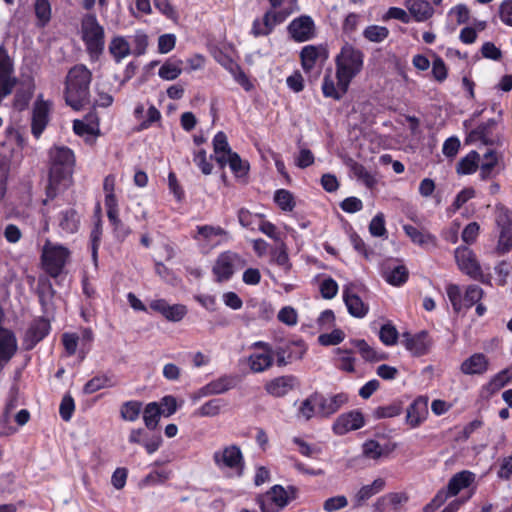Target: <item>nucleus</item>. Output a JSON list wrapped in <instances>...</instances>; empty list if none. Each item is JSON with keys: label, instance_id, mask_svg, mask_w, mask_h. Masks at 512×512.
I'll use <instances>...</instances> for the list:
<instances>
[{"label": "nucleus", "instance_id": "obj_1", "mask_svg": "<svg viewBox=\"0 0 512 512\" xmlns=\"http://www.w3.org/2000/svg\"><path fill=\"white\" fill-rule=\"evenodd\" d=\"M49 184L47 197L53 199L59 191L66 190L73 184V173L76 164L74 152L61 145L49 149Z\"/></svg>", "mask_w": 512, "mask_h": 512}, {"label": "nucleus", "instance_id": "obj_2", "mask_svg": "<svg viewBox=\"0 0 512 512\" xmlns=\"http://www.w3.org/2000/svg\"><path fill=\"white\" fill-rule=\"evenodd\" d=\"M92 74L83 64L72 67L66 76L65 100L75 110L81 109L89 97V85Z\"/></svg>", "mask_w": 512, "mask_h": 512}, {"label": "nucleus", "instance_id": "obj_3", "mask_svg": "<svg viewBox=\"0 0 512 512\" xmlns=\"http://www.w3.org/2000/svg\"><path fill=\"white\" fill-rule=\"evenodd\" d=\"M214 466L226 477H241L245 468V459L237 444H228L215 450L212 454Z\"/></svg>", "mask_w": 512, "mask_h": 512}, {"label": "nucleus", "instance_id": "obj_4", "mask_svg": "<svg viewBox=\"0 0 512 512\" xmlns=\"http://www.w3.org/2000/svg\"><path fill=\"white\" fill-rule=\"evenodd\" d=\"M80 34L90 59L98 60L105 47V31L94 14L82 18Z\"/></svg>", "mask_w": 512, "mask_h": 512}, {"label": "nucleus", "instance_id": "obj_5", "mask_svg": "<svg viewBox=\"0 0 512 512\" xmlns=\"http://www.w3.org/2000/svg\"><path fill=\"white\" fill-rule=\"evenodd\" d=\"M336 78H341L349 84L362 70L364 54L361 50L346 43L335 58Z\"/></svg>", "mask_w": 512, "mask_h": 512}, {"label": "nucleus", "instance_id": "obj_6", "mask_svg": "<svg viewBox=\"0 0 512 512\" xmlns=\"http://www.w3.org/2000/svg\"><path fill=\"white\" fill-rule=\"evenodd\" d=\"M297 489L293 486L283 487L281 485L272 486L267 492L257 497V503L261 512H281L293 499H295Z\"/></svg>", "mask_w": 512, "mask_h": 512}, {"label": "nucleus", "instance_id": "obj_7", "mask_svg": "<svg viewBox=\"0 0 512 512\" xmlns=\"http://www.w3.org/2000/svg\"><path fill=\"white\" fill-rule=\"evenodd\" d=\"M454 259L458 269L473 280L483 284L491 283V276L482 271L480 262L472 249L459 246L454 250Z\"/></svg>", "mask_w": 512, "mask_h": 512}, {"label": "nucleus", "instance_id": "obj_8", "mask_svg": "<svg viewBox=\"0 0 512 512\" xmlns=\"http://www.w3.org/2000/svg\"><path fill=\"white\" fill-rule=\"evenodd\" d=\"M192 237L204 252H209L226 241L229 233L220 226L198 225Z\"/></svg>", "mask_w": 512, "mask_h": 512}, {"label": "nucleus", "instance_id": "obj_9", "mask_svg": "<svg viewBox=\"0 0 512 512\" xmlns=\"http://www.w3.org/2000/svg\"><path fill=\"white\" fill-rule=\"evenodd\" d=\"M69 251L66 247L47 241L42 251V261L46 271L56 277L66 264Z\"/></svg>", "mask_w": 512, "mask_h": 512}, {"label": "nucleus", "instance_id": "obj_10", "mask_svg": "<svg viewBox=\"0 0 512 512\" xmlns=\"http://www.w3.org/2000/svg\"><path fill=\"white\" fill-rule=\"evenodd\" d=\"M495 222L499 230L497 250L501 253L508 252L512 247V220L509 210L499 204L495 207Z\"/></svg>", "mask_w": 512, "mask_h": 512}, {"label": "nucleus", "instance_id": "obj_11", "mask_svg": "<svg viewBox=\"0 0 512 512\" xmlns=\"http://www.w3.org/2000/svg\"><path fill=\"white\" fill-rule=\"evenodd\" d=\"M241 262V257L232 251H225L219 254L212 268L216 281L226 282L230 280Z\"/></svg>", "mask_w": 512, "mask_h": 512}, {"label": "nucleus", "instance_id": "obj_12", "mask_svg": "<svg viewBox=\"0 0 512 512\" xmlns=\"http://www.w3.org/2000/svg\"><path fill=\"white\" fill-rule=\"evenodd\" d=\"M401 343L413 356L427 354L432 346V340L426 331L416 334L405 332L402 334Z\"/></svg>", "mask_w": 512, "mask_h": 512}, {"label": "nucleus", "instance_id": "obj_13", "mask_svg": "<svg viewBox=\"0 0 512 512\" xmlns=\"http://www.w3.org/2000/svg\"><path fill=\"white\" fill-rule=\"evenodd\" d=\"M288 31L295 41H308L315 35V24L310 16L302 15L289 24Z\"/></svg>", "mask_w": 512, "mask_h": 512}, {"label": "nucleus", "instance_id": "obj_14", "mask_svg": "<svg viewBox=\"0 0 512 512\" xmlns=\"http://www.w3.org/2000/svg\"><path fill=\"white\" fill-rule=\"evenodd\" d=\"M287 19V13L267 11L262 19H255L252 25L254 36H265L272 32L274 27Z\"/></svg>", "mask_w": 512, "mask_h": 512}, {"label": "nucleus", "instance_id": "obj_15", "mask_svg": "<svg viewBox=\"0 0 512 512\" xmlns=\"http://www.w3.org/2000/svg\"><path fill=\"white\" fill-rule=\"evenodd\" d=\"M489 366L490 361L485 354L474 353L462 361L459 370L467 376H482L489 370Z\"/></svg>", "mask_w": 512, "mask_h": 512}, {"label": "nucleus", "instance_id": "obj_16", "mask_svg": "<svg viewBox=\"0 0 512 512\" xmlns=\"http://www.w3.org/2000/svg\"><path fill=\"white\" fill-rule=\"evenodd\" d=\"M364 426V416L360 411L354 410L341 414L333 424V431L337 435H344L350 431Z\"/></svg>", "mask_w": 512, "mask_h": 512}, {"label": "nucleus", "instance_id": "obj_17", "mask_svg": "<svg viewBox=\"0 0 512 512\" xmlns=\"http://www.w3.org/2000/svg\"><path fill=\"white\" fill-rule=\"evenodd\" d=\"M51 104L43 100L40 95L35 102L32 116V133L36 138H39L49 122V112Z\"/></svg>", "mask_w": 512, "mask_h": 512}, {"label": "nucleus", "instance_id": "obj_18", "mask_svg": "<svg viewBox=\"0 0 512 512\" xmlns=\"http://www.w3.org/2000/svg\"><path fill=\"white\" fill-rule=\"evenodd\" d=\"M382 277L387 283L393 286H402L408 280V270L404 265L387 261L381 267Z\"/></svg>", "mask_w": 512, "mask_h": 512}, {"label": "nucleus", "instance_id": "obj_19", "mask_svg": "<svg viewBox=\"0 0 512 512\" xmlns=\"http://www.w3.org/2000/svg\"><path fill=\"white\" fill-rule=\"evenodd\" d=\"M349 83L341 78L332 76L331 73L325 74L322 82V92L324 97L340 100L348 91Z\"/></svg>", "mask_w": 512, "mask_h": 512}, {"label": "nucleus", "instance_id": "obj_20", "mask_svg": "<svg viewBox=\"0 0 512 512\" xmlns=\"http://www.w3.org/2000/svg\"><path fill=\"white\" fill-rule=\"evenodd\" d=\"M134 116L139 121L140 130L148 129L161 120L160 111L150 103L138 104L134 109Z\"/></svg>", "mask_w": 512, "mask_h": 512}, {"label": "nucleus", "instance_id": "obj_21", "mask_svg": "<svg viewBox=\"0 0 512 512\" xmlns=\"http://www.w3.org/2000/svg\"><path fill=\"white\" fill-rule=\"evenodd\" d=\"M296 385V377L292 375H284L268 381L264 388L265 391L273 397H283L292 391Z\"/></svg>", "mask_w": 512, "mask_h": 512}, {"label": "nucleus", "instance_id": "obj_22", "mask_svg": "<svg viewBox=\"0 0 512 512\" xmlns=\"http://www.w3.org/2000/svg\"><path fill=\"white\" fill-rule=\"evenodd\" d=\"M128 442L142 445L148 454H153L161 446L162 439L160 436L148 437L147 432L142 428H133L129 432Z\"/></svg>", "mask_w": 512, "mask_h": 512}, {"label": "nucleus", "instance_id": "obj_23", "mask_svg": "<svg viewBox=\"0 0 512 512\" xmlns=\"http://www.w3.org/2000/svg\"><path fill=\"white\" fill-rule=\"evenodd\" d=\"M428 416V399L418 397L409 405L406 413V422L412 428L418 427Z\"/></svg>", "mask_w": 512, "mask_h": 512}, {"label": "nucleus", "instance_id": "obj_24", "mask_svg": "<svg viewBox=\"0 0 512 512\" xmlns=\"http://www.w3.org/2000/svg\"><path fill=\"white\" fill-rule=\"evenodd\" d=\"M476 475L469 470H463L451 477L447 484V496H456L460 491L470 488L475 483Z\"/></svg>", "mask_w": 512, "mask_h": 512}, {"label": "nucleus", "instance_id": "obj_25", "mask_svg": "<svg viewBox=\"0 0 512 512\" xmlns=\"http://www.w3.org/2000/svg\"><path fill=\"white\" fill-rule=\"evenodd\" d=\"M108 51L116 63H121L125 58L133 55L129 38L121 35L111 38Z\"/></svg>", "mask_w": 512, "mask_h": 512}, {"label": "nucleus", "instance_id": "obj_26", "mask_svg": "<svg viewBox=\"0 0 512 512\" xmlns=\"http://www.w3.org/2000/svg\"><path fill=\"white\" fill-rule=\"evenodd\" d=\"M227 406L228 402L225 399L212 398L194 410L192 416L195 418L217 417L226 411Z\"/></svg>", "mask_w": 512, "mask_h": 512}, {"label": "nucleus", "instance_id": "obj_27", "mask_svg": "<svg viewBox=\"0 0 512 512\" xmlns=\"http://www.w3.org/2000/svg\"><path fill=\"white\" fill-rule=\"evenodd\" d=\"M403 230L414 244H417L425 249H431L437 246L436 237L425 230H419L418 228L409 224L403 225Z\"/></svg>", "mask_w": 512, "mask_h": 512}, {"label": "nucleus", "instance_id": "obj_28", "mask_svg": "<svg viewBox=\"0 0 512 512\" xmlns=\"http://www.w3.org/2000/svg\"><path fill=\"white\" fill-rule=\"evenodd\" d=\"M405 6L409 11V15L417 22L428 20L434 14V9L426 0H406Z\"/></svg>", "mask_w": 512, "mask_h": 512}, {"label": "nucleus", "instance_id": "obj_29", "mask_svg": "<svg viewBox=\"0 0 512 512\" xmlns=\"http://www.w3.org/2000/svg\"><path fill=\"white\" fill-rule=\"evenodd\" d=\"M58 227L63 234H73L80 226V216L73 208L61 211L58 215Z\"/></svg>", "mask_w": 512, "mask_h": 512}, {"label": "nucleus", "instance_id": "obj_30", "mask_svg": "<svg viewBox=\"0 0 512 512\" xmlns=\"http://www.w3.org/2000/svg\"><path fill=\"white\" fill-rule=\"evenodd\" d=\"M343 299L348 312L353 317L363 318L368 313V305H366L358 295L351 293L347 287L343 290Z\"/></svg>", "mask_w": 512, "mask_h": 512}, {"label": "nucleus", "instance_id": "obj_31", "mask_svg": "<svg viewBox=\"0 0 512 512\" xmlns=\"http://www.w3.org/2000/svg\"><path fill=\"white\" fill-rule=\"evenodd\" d=\"M408 497L404 493H389L378 501L381 512H399L407 503Z\"/></svg>", "mask_w": 512, "mask_h": 512}, {"label": "nucleus", "instance_id": "obj_32", "mask_svg": "<svg viewBox=\"0 0 512 512\" xmlns=\"http://www.w3.org/2000/svg\"><path fill=\"white\" fill-rule=\"evenodd\" d=\"M384 486L385 481L381 478L375 479L371 484L362 486L354 495L355 506L363 505L371 497L381 492Z\"/></svg>", "mask_w": 512, "mask_h": 512}, {"label": "nucleus", "instance_id": "obj_33", "mask_svg": "<svg viewBox=\"0 0 512 512\" xmlns=\"http://www.w3.org/2000/svg\"><path fill=\"white\" fill-rule=\"evenodd\" d=\"M213 149H214V157L216 162L221 166H225V157L229 156V154L233 153L231 150L227 136L224 132H218L213 138Z\"/></svg>", "mask_w": 512, "mask_h": 512}, {"label": "nucleus", "instance_id": "obj_34", "mask_svg": "<svg viewBox=\"0 0 512 512\" xmlns=\"http://www.w3.org/2000/svg\"><path fill=\"white\" fill-rule=\"evenodd\" d=\"M500 156L492 149H488L479 162L480 177L482 180L490 178L499 163Z\"/></svg>", "mask_w": 512, "mask_h": 512}, {"label": "nucleus", "instance_id": "obj_35", "mask_svg": "<svg viewBox=\"0 0 512 512\" xmlns=\"http://www.w3.org/2000/svg\"><path fill=\"white\" fill-rule=\"evenodd\" d=\"M323 49L321 46H304L300 53L301 65L305 72H310L316 65Z\"/></svg>", "mask_w": 512, "mask_h": 512}, {"label": "nucleus", "instance_id": "obj_36", "mask_svg": "<svg viewBox=\"0 0 512 512\" xmlns=\"http://www.w3.org/2000/svg\"><path fill=\"white\" fill-rule=\"evenodd\" d=\"M273 363L272 352L252 353L248 358L250 369L255 373H260L271 367Z\"/></svg>", "mask_w": 512, "mask_h": 512}, {"label": "nucleus", "instance_id": "obj_37", "mask_svg": "<svg viewBox=\"0 0 512 512\" xmlns=\"http://www.w3.org/2000/svg\"><path fill=\"white\" fill-rule=\"evenodd\" d=\"M207 385L208 388L205 391L206 393L208 392L212 395H220L235 387V377L224 375L209 382Z\"/></svg>", "mask_w": 512, "mask_h": 512}, {"label": "nucleus", "instance_id": "obj_38", "mask_svg": "<svg viewBox=\"0 0 512 512\" xmlns=\"http://www.w3.org/2000/svg\"><path fill=\"white\" fill-rule=\"evenodd\" d=\"M480 157L476 151H471L457 164V173L468 175L474 173L479 167Z\"/></svg>", "mask_w": 512, "mask_h": 512}, {"label": "nucleus", "instance_id": "obj_39", "mask_svg": "<svg viewBox=\"0 0 512 512\" xmlns=\"http://www.w3.org/2000/svg\"><path fill=\"white\" fill-rule=\"evenodd\" d=\"M182 60H167L159 69L158 75L163 80L171 81L182 73Z\"/></svg>", "mask_w": 512, "mask_h": 512}, {"label": "nucleus", "instance_id": "obj_40", "mask_svg": "<svg viewBox=\"0 0 512 512\" xmlns=\"http://www.w3.org/2000/svg\"><path fill=\"white\" fill-rule=\"evenodd\" d=\"M161 416V408L157 402L148 403L143 410V421L149 430H154Z\"/></svg>", "mask_w": 512, "mask_h": 512}, {"label": "nucleus", "instance_id": "obj_41", "mask_svg": "<svg viewBox=\"0 0 512 512\" xmlns=\"http://www.w3.org/2000/svg\"><path fill=\"white\" fill-rule=\"evenodd\" d=\"M141 411L142 403L137 400H130L121 405L120 416L125 421L134 422L139 418Z\"/></svg>", "mask_w": 512, "mask_h": 512}, {"label": "nucleus", "instance_id": "obj_42", "mask_svg": "<svg viewBox=\"0 0 512 512\" xmlns=\"http://www.w3.org/2000/svg\"><path fill=\"white\" fill-rule=\"evenodd\" d=\"M115 382L112 377L108 375H97L89 380L84 386V392L86 394H92L100 389L113 387Z\"/></svg>", "mask_w": 512, "mask_h": 512}, {"label": "nucleus", "instance_id": "obj_43", "mask_svg": "<svg viewBox=\"0 0 512 512\" xmlns=\"http://www.w3.org/2000/svg\"><path fill=\"white\" fill-rule=\"evenodd\" d=\"M512 379V372L510 369H504L494 375L491 380L484 386L483 389H486L490 393H495L504 387L507 383Z\"/></svg>", "mask_w": 512, "mask_h": 512}, {"label": "nucleus", "instance_id": "obj_44", "mask_svg": "<svg viewBox=\"0 0 512 512\" xmlns=\"http://www.w3.org/2000/svg\"><path fill=\"white\" fill-rule=\"evenodd\" d=\"M237 217L242 227L255 230L256 226L258 227L259 222L264 216L262 214L252 213L246 208H241L238 211Z\"/></svg>", "mask_w": 512, "mask_h": 512}, {"label": "nucleus", "instance_id": "obj_45", "mask_svg": "<svg viewBox=\"0 0 512 512\" xmlns=\"http://www.w3.org/2000/svg\"><path fill=\"white\" fill-rule=\"evenodd\" d=\"M318 405H316L315 393L303 400L298 408V417L304 420H310L314 416H319L317 412Z\"/></svg>", "mask_w": 512, "mask_h": 512}, {"label": "nucleus", "instance_id": "obj_46", "mask_svg": "<svg viewBox=\"0 0 512 512\" xmlns=\"http://www.w3.org/2000/svg\"><path fill=\"white\" fill-rule=\"evenodd\" d=\"M389 29L380 25H369L363 31V36L370 42L380 43L389 36Z\"/></svg>", "mask_w": 512, "mask_h": 512}, {"label": "nucleus", "instance_id": "obj_47", "mask_svg": "<svg viewBox=\"0 0 512 512\" xmlns=\"http://www.w3.org/2000/svg\"><path fill=\"white\" fill-rule=\"evenodd\" d=\"M484 296V291L477 285H468L463 297V308H470L477 304Z\"/></svg>", "mask_w": 512, "mask_h": 512}, {"label": "nucleus", "instance_id": "obj_48", "mask_svg": "<svg viewBox=\"0 0 512 512\" xmlns=\"http://www.w3.org/2000/svg\"><path fill=\"white\" fill-rule=\"evenodd\" d=\"M349 167L354 177L363 182L367 187H372L375 184L374 177L362 164L351 161Z\"/></svg>", "mask_w": 512, "mask_h": 512}, {"label": "nucleus", "instance_id": "obj_49", "mask_svg": "<svg viewBox=\"0 0 512 512\" xmlns=\"http://www.w3.org/2000/svg\"><path fill=\"white\" fill-rule=\"evenodd\" d=\"M446 294L455 312H459L463 309V297L462 291L457 284H448L446 286Z\"/></svg>", "mask_w": 512, "mask_h": 512}, {"label": "nucleus", "instance_id": "obj_50", "mask_svg": "<svg viewBox=\"0 0 512 512\" xmlns=\"http://www.w3.org/2000/svg\"><path fill=\"white\" fill-rule=\"evenodd\" d=\"M34 9L39 24L41 26L46 25L51 18V5L49 0H36Z\"/></svg>", "mask_w": 512, "mask_h": 512}, {"label": "nucleus", "instance_id": "obj_51", "mask_svg": "<svg viewBox=\"0 0 512 512\" xmlns=\"http://www.w3.org/2000/svg\"><path fill=\"white\" fill-rule=\"evenodd\" d=\"M274 201L283 211H292L295 207L292 193L285 189H279L275 192Z\"/></svg>", "mask_w": 512, "mask_h": 512}, {"label": "nucleus", "instance_id": "obj_52", "mask_svg": "<svg viewBox=\"0 0 512 512\" xmlns=\"http://www.w3.org/2000/svg\"><path fill=\"white\" fill-rule=\"evenodd\" d=\"M102 236V222L100 217H97L94 228L91 231L90 239H91V248H92V259L95 265H97L98 260V248L101 242Z\"/></svg>", "mask_w": 512, "mask_h": 512}, {"label": "nucleus", "instance_id": "obj_53", "mask_svg": "<svg viewBox=\"0 0 512 512\" xmlns=\"http://www.w3.org/2000/svg\"><path fill=\"white\" fill-rule=\"evenodd\" d=\"M229 165L231 171L237 176L242 177L246 174L248 166L241 160L239 155L235 152L225 157V165Z\"/></svg>", "mask_w": 512, "mask_h": 512}, {"label": "nucleus", "instance_id": "obj_54", "mask_svg": "<svg viewBox=\"0 0 512 512\" xmlns=\"http://www.w3.org/2000/svg\"><path fill=\"white\" fill-rule=\"evenodd\" d=\"M271 8L268 11L287 13V18L298 10L297 0H269Z\"/></svg>", "mask_w": 512, "mask_h": 512}, {"label": "nucleus", "instance_id": "obj_55", "mask_svg": "<svg viewBox=\"0 0 512 512\" xmlns=\"http://www.w3.org/2000/svg\"><path fill=\"white\" fill-rule=\"evenodd\" d=\"M398 331L390 323L384 324L379 331V338L381 342L386 346H393L396 344L398 339Z\"/></svg>", "mask_w": 512, "mask_h": 512}, {"label": "nucleus", "instance_id": "obj_56", "mask_svg": "<svg viewBox=\"0 0 512 512\" xmlns=\"http://www.w3.org/2000/svg\"><path fill=\"white\" fill-rule=\"evenodd\" d=\"M131 47L134 56H141L146 52L148 37L144 32L138 31L131 37Z\"/></svg>", "mask_w": 512, "mask_h": 512}, {"label": "nucleus", "instance_id": "obj_57", "mask_svg": "<svg viewBox=\"0 0 512 512\" xmlns=\"http://www.w3.org/2000/svg\"><path fill=\"white\" fill-rule=\"evenodd\" d=\"M348 506V499L344 495H336L327 498L323 502V509L326 512H336L342 510Z\"/></svg>", "mask_w": 512, "mask_h": 512}, {"label": "nucleus", "instance_id": "obj_58", "mask_svg": "<svg viewBox=\"0 0 512 512\" xmlns=\"http://www.w3.org/2000/svg\"><path fill=\"white\" fill-rule=\"evenodd\" d=\"M335 353L339 361V368L347 372H353L355 359L352 356L351 352L348 350L337 348L335 350Z\"/></svg>", "mask_w": 512, "mask_h": 512}, {"label": "nucleus", "instance_id": "obj_59", "mask_svg": "<svg viewBox=\"0 0 512 512\" xmlns=\"http://www.w3.org/2000/svg\"><path fill=\"white\" fill-rule=\"evenodd\" d=\"M369 232L374 237L386 236L387 230L383 213H378L372 218L369 224Z\"/></svg>", "mask_w": 512, "mask_h": 512}, {"label": "nucleus", "instance_id": "obj_60", "mask_svg": "<svg viewBox=\"0 0 512 512\" xmlns=\"http://www.w3.org/2000/svg\"><path fill=\"white\" fill-rule=\"evenodd\" d=\"M362 453L368 459L377 460L383 455V448L377 441L368 440L362 446Z\"/></svg>", "mask_w": 512, "mask_h": 512}, {"label": "nucleus", "instance_id": "obj_61", "mask_svg": "<svg viewBox=\"0 0 512 512\" xmlns=\"http://www.w3.org/2000/svg\"><path fill=\"white\" fill-rule=\"evenodd\" d=\"M315 397L316 405H318L317 412L319 413V416L329 417L335 413L329 396H324L322 394L315 393Z\"/></svg>", "mask_w": 512, "mask_h": 512}, {"label": "nucleus", "instance_id": "obj_62", "mask_svg": "<svg viewBox=\"0 0 512 512\" xmlns=\"http://www.w3.org/2000/svg\"><path fill=\"white\" fill-rule=\"evenodd\" d=\"M258 229L263 234L276 241L278 244H281V242H283L281 238V233L278 231L277 227L273 223L262 219L258 224Z\"/></svg>", "mask_w": 512, "mask_h": 512}, {"label": "nucleus", "instance_id": "obj_63", "mask_svg": "<svg viewBox=\"0 0 512 512\" xmlns=\"http://www.w3.org/2000/svg\"><path fill=\"white\" fill-rule=\"evenodd\" d=\"M479 231V224L477 222H470L462 231V241L467 245L475 243L479 235Z\"/></svg>", "mask_w": 512, "mask_h": 512}, {"label": "nucleus", "instance_id": "obj_64", "mask_svg": "<svg viewBox=\"0 0 512 512\" xmlns=\"http://www.w3.org/2000/svg\"><path fill=\"white\" fill-rule=\"evenodd\" d=\"M498 15L502 23L512 27V0H504L500 3Z\"/></svg>", "mask_w": 512, "mask_h": 512}]
</instances>
